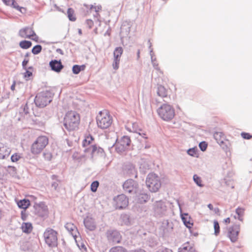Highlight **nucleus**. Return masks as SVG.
Here are the masks:
<instances>
[{
  "label": "nucleus",
  "mask_w": 252,
  "mask_h": 252,
  "mask_svg": "<svg viewBox=\"0 0 252 252\" xmlns=\"http://www.w3.org/2000/svg\"><path fill=\"white\" fill-rule=\"evenodd\" d=\"M80 122L79 114L75 111L68 112L64 118L63 125L68 131L74 130L78 128Z\"/></svg>",
  "instance_id": "nucleus-1"
},
{
  "label": "nucleus",
  "mask_w": 252,
  "mask_h": 252,
  "mask_svg": "<svg viewBox=\"0 0 252 252\" xmlns=\"http://www.w3.org/2000/svg\"><path fill=\"white\" fill-rule=\"evenodd\" d=\"M159 117L165 121H169L175 116V109L171 105L164 103L159 107L157 110Z\"/></svg>",
  "instance_id": "nucleus-2"
},
{
  "label": "nucleus",
  "mask_w": 252,
  "mask_h": 252,
  "mask_svg": "<svg viewBox=\"0 0 252 252\" xmlns=\"http://www.w3.org/2000/svg\"><path fill=\"white\" fill-rule=\"evenodd\" d=\"M52 94L49 91H45L38 93L35 97V105L40 108L47 106L52 101Z\"/></svg>",
  "instance_id": "nucleus-3"
},
{
  "label": "nucleus",
  "mask_w": 252,
  "mask_h": 252,
  "mask_svg": "<svg viewBox=\"0 0 252 252\" xmlns=\"http://www.w3.org/2000/svg\"><path fill=\"white\" fill-rule=\"evenodd\" d=\"M146 183L149 190L153 192L158 191L161 186L159 177L157 174L153 173L148 175Z\"/></svg>",
  "instance_id": "nucleus-4"
},
{
  "label": "nucleus",
  "mask_w": 252,
  "mask_h": 252,
  "mask_svg": "<svg viewBox=\"0 0 252 252\" xmlns=\"http://www.w3.org/2000/svg\"><path fill=\"white\" fill-rule=\"evenodd\" d=\"M48 144V138L46 136H39L32 144L31 151L32 154H38L41 152Z\"/></svg>",
  "instance_id": "nucleus-5"
},
{
  "label": "nucleus",
  "mask_w": 252,
  "mask_h": 252,
  "mask_svg": "<svg viewBox=\"0 0 252 252\" xmlns=\"http://www.w3.org/2000/svg\"><path fill=\"white\" fill-rule=\"evenodd\" d=\"M96 122L99 127L106 129L112 124V117L106 111H100L96 117Z\"/></svg>",
  "instance_id": "nucleus-6"
},
{
  "label": "nucleus",
  "mask_w": 252,
  "mask_h": 252,
  "mask_svg": "<svg viewBox=\"0 0 252 252\" xmlns=\"http://www.w3.org/2000/svg\"><path fill=\"white\" fill-rule=\"evenodd\" d=\"M43 237L46 244L50 247H55L57 246V232L54 229L50 228H47L43 234Z\"/></svg>",
  "instance_id": "nucleus-7"
},
{
  "label": "nucleus",
  "mask_w": 252,
  "mask_h": 252,
  "mask_svg": "<svg viewBox=\"0 0 252 252\" xmlns=\"http://www.w3.org/2000/svg\"><path fill=\"white\" fill-rule=\"evenodd\" d=\"M167 210L166 203L162 200L157 201L153 204L152 211L156 217L161 218L165 216Z\"/></svg>",
  "instance_id": "nucleus-8"
},
{
  "label": "nucleus",
  "mask_w": 252,
  "mask_h": 252,
  "mask_svg": "<svg viewBox=\"0 0 252 252\" xmlns=\"http://www.w3.org/2000/svg\"><path fill=\"white\" fill-rule=\"evenodd\" d=\"M130 142L131 140L129 137L127 136H123L115 145L116 152L118 153L124 152L128 148Z\"/></svg>",
  "instance_id": "nucleus-9"
},
{
  "label": "nucleus",
  "mask_w": 252,
  "mask_h": 252,
  "mask_svg": "<svg viewBox=\"0 0 252 252\" xmlns=\"http://www.w3.org/2000/svg\"><path fill=\"white\" fill-rule=\"evenodd\" d=\"M114 205L117 209H122L128 204V199L124 194H122L114 198Z\"/></svg>",
  "instance_id": "nucleus-10"
},
{
  "label": "nucleus",
  "mask_w": 252,
  "mask_h": 252,
  "mask_svg": "<svg viewBox=\"0 0 252 252\" xmlns=\"http://www.w3.org/2000/svg\"><path fill=\"white\" fill-rule=\"evenodd\" d=\"M106 235L108 241L113 245L119 243L121 242V236L117 230H108L106 232Z\"/></svg>",
  "instance_id": "nucleus-11"
},
{
  "label": "nucleus",
  "mask_w": 252,
  "mask_h": 252,
  "mask_svg": "<svg viewBox=\"0 0 252 252\" xmlns=\"http://www.w3.org/2000/svg\"><path fill=\"white\" fill-rule=\"evenodd\" d=\"M19 35L22 38H31L33 40H37L38 37L32 28L25 27L19 31Z\"/></svg>",
  "instance_id": "nucleus-12"
},
{
  "label": "nucleus",
  "mask_w": 252,
  "mask_h": 252,
  "mask_svg": "<svg viewBox=\"0 0 252 252\" xmlns=\"http://www.w3.org/2000/svg\"><path fill=\"white\" fill-rule=\"evenodd\" d=\"M123 189L126 192L136 193L138 187V184L132 179H129L125 181L123 184Z\"/></svg>",
  "instance_id": "nucleus-13"
},
{
  "label": "nucleus",
  "mask_w": 252,
  "mask_h": 252,
  "mask_svg": "<svg viewBox=\"0 0 252 252\" xmlns=\"http://www.w3.org/2000/svg\"><path fill=\"white\" fill-rule=\"evenodd\" d=\"M240 230V226L239 224H235L228 228V236L232 242L234 243L237 241Z\"/></svg>",
  "instance_id": "nucleus-14"
},
{
  "label": "nucleus",
  "mask_w": 252,
  "mask_h": 252,
  "mask_svg": "<svg viewBox=\"0 0 252 252\" xmlns=\"http://www.w3.org/2000/svg\"><path fill=\"white\" fill-rule=\"evenodd\" d=\"M84 152L86 153L90 154L92 158H93L94 156L96 155L101 157L104 156L103 149L99 147H97L96 145H92L84 149Z\"/></svg>",
  "instance_id": "nucleus-15"
},
{
  "label": "nucleus",
  "mask_w": 252,
  "mask_h": 252,
  "mask_svg": "<svg viewBox=\"0 0 252 252\" xmlns=\"http://www.w3.org/2000/svg\"><path fill=\"white\" fill-rule=\"evenodd\" d=\"M123 52V49L122 47H119L115 48L114 51V61L113 63V67L114 69L117 70L119 68L120 58Z\"/></svg>",
  "instance_id": "nucleus-16"
},
{
  "label": "nucleus",
  "mask_w": 252,
  "mask_h": 252,
  "mask_svg": "<svg viewBox=\"0 0 252 252\" xmlns=\"http://www.w3.org/2000/svg\"><path fill=\"white\" fill-rule=\"evenodd\" d=\"M172 225L169 223L168 220H164L159 227L160 233L163 236H166L172 231Z\"/></svg>",
  "instance_id": "nucleus-17"
},
{
  "label": "nucleus",
  "mask_w": 252,
  "mask_h": 252,
  "mask_svg": "<svg viewBox=\"0 0 252 252\" xmlns=\"http://www.w3.org/2000/svg\"><path fill=\"white\" fill-rule=\"evenodd\" d=\"M156 93L158 96L163 99V101H166L165 99L168 98V91L162 85H158L156 89Z\"/></svg>",
  "instance_id": "nucleus-18"
},
{
  "label": "nucleus",
  "mask_w": 252,
  "mask_h": 252,
  "mask_svg": "<svg viewBox=\"0 0 252 252\" xmlns=\"http://www.w3.org/2000/svg\"><path fill=\"white\" fill-rule=\"evenodd\" d=\"M49 65L51 69L56 72H61L63 68L61 61L52 60L49 63Z\"/></svg>",
  "instance_id": "nucleus-19"
},
{
  "label": "nucleus",
  "mask_w": 252,
  "mask_h": 252,
  "mask_svg": "<svg viewBox=\"0 0 252 252\" xmlns=\"http://www.w3.org/2000/svg\"><path fill=\"white\" fill-rule=\"evenodd\" d=\"M84 223L85 227L90 231H93L96 228L94 220L92 218L87 217L84 220Z\"/></svg>",
  "instance_id": "nucleus-20"
},
{
  "label": "nucleus",
  "mask_w": 252,
  "mask_h": 252,
  "mask_svg": "<svg viewBox=\"0 0 252 252\" xmlns=\"http://www.w3.org/2000/svg\"><path fill=\"white\" fill-rule=\"evenodd\" d=\"M130 31V24L127 22H124L121 27L120 34L122 37L128 35Z\"/></svg>",
  "instance_id": "nucleus-21"
},
{
  "label": "nucleus",
  "mask_w": 252,
  "mask_h": 252,
  "mask_svg": "<svg viewBox=\"0 0 252 252\" xmlns=\"http://www.w3.org/2000/svg\"><path fill=\"white\" fill-rule=\"evenodd\" d=\"M10 153V149L2 143H0V159H4L8 157Z\"/></svg>",
  "instance_id": "nucleus-22"
},
{
  "label": "nucleus",
  "mask_w": 252,
  "mask_h": 252,
  "mask_svg": "<svg viewBox=\"0 0 252 252\" xmlns=\"http://www.w3.org/2000/svg\"><path fill=\"white\" fill-rule=\"evenodd\" d=\"M66 229L75 239L77 236V229L76 227L72 223H66L64 226Z\"/></svg>",
  "instance_id": "nucleus-23"
},
{
  "label": "nucleus",
  "mask_w": 252,
  "mask_h": 252,
  "mask_svg": "<svg viewBox=\"0 0 252 252\" xmlns=\"http://www.w3.org/2000/svg\"><path fill=\"white\" fill-rule=\"evenodd\" d=\"M149 199V196L147 193H140L137 195L135 198V201L138 203H145Z\"/></svg>",
  "instance_id": "nucleus-24"
},
{
  "label": "nucleus",
  "mask_w": 252,
  "mask_h": 252,
  "mask_svg": "<svg viewBox=\"0 0 252 252\" xmlns=\"http://www.w3.org/2000/svg\"><path fill=\"white\" fill-rule=\"evenodd\" d=\"M178 252H195V250L189 242H187L184 244L182 247L179 249Z\"/></svg>",
  "instance_id": "nucleus-25"
},
{
  "label": "nucleus",
  "mask_w": 252,
  "mask_h": 252,
  "mask_svg": "<svg viewBox=\"0 0 252 252\" xmlns=\"http://www.w3.org/2000/svg\"><path fill=\"white\" fill-rule=\"evenodd\" d=\"M214 137L217 142L220 145L223 143L224 140V135L222 132H216L214 134Z\"/></svg>",
  "instance_id": "nucleus-26"
},
{
  "label": "nucleus",
  "mask_w": 252,
  "mask_h": 252,
  "mask_svg": "<svg viewBox=\"0 0 252 252\" xmlns=\"http://www.w3.org/2000/svg\"><path fill=\"white\" fill-rule=\"evenodd\" d=\"M94 140V138L92 136H88L85 138L83 141L82 146L84 148V149L89 147L90 146L93 145L92 142Z\"/></svg>",
  "instance_id": "nucleus-27"
},
{
  "label": "nucleus",
  "mask_w": 252,
  "mask_h": 252,
  "mask_svg": "<svg viewBox=\"0 0 252 252\" xmlns=\"http://www.w3.org/2000/svg\"><path fill=\"white\" fill-rule=\"evenodd\" d=\"M30 204V202L28 199H24L17 202L18 206L21 209H26Z\"/></svg>",
  "instance_id": "nucleus-28"
},
{
  "label": "nucleus",
  "mask_w": 252,
  "mask_h": 252,
  "mask_svg": "<svg viewBox=\"0 0 252 252\" xmlns=\"http://www.w3.org/2000/svg\"><path fill=\"white\" fill-rule=\"evenodd\" d=\"M181 217L185 225L188 228H191L193 225V223H191L189 220H188V219L189 220L190 219L188 214H184V215H182Z\"/></svg>",
  "instance_id": "nucleus-29"
},
{
  "label": "nucleus",
  "mask_w": 252,
  "mask_h": 252,
  "mask_svg": "<svg viewBox=\"0 0 252 252\" xmlns=\"http://www.w3.org/2000/svg\"><path fill=\"white\" fill-rule=\"evenodd\" d=\"M22 229L24 232L25 233H30L32 229V225L31 223L29 222H25L23 223L22 225Z\"/></svg>",
  "instance_id": "nucleus-30"
},
{
  "label": "nucleus",
  "mask_w": 252,
  "mask_h": 252,
  "mask_svg": "<svg viewBox=\"0 0 252 252\" xmlns=\"http://www.w3.org/2000/svg\"><path fill=\"white\" fill-rule=\"evenodd\" d=\"M32 43L30 41H27V40H23L20 42L19 45L21 47V48L27 49L29 48L32 46Z\"/></svg>",
  "instance_id": "nucleus-31"
},
{
  "label": "nucleus",
  "mask_w": 252,
  "mask_h": 252,
  "mask_svg": "<svg viewBox=\"0 0 252 252\" xmlns=\"http://www.w3.org/2000/svg\"><path fill=\"white\" fill-rule=\"evenodd\" d=\"M245 210L244 208L238 207L236 209V213L238 215V219L240 220H243V216L244 214Z\"/></svg>",
  "instance_id": "nucleus-32"
},
{
  "label": "nucleus",
  "mask_w": 252,
  "mask_h": 252,
  "mask_svg": "<svg viewBox=\"0 0 252 252\" xmlns=\"http://www.w3.org/2000/svg\"><path fill=\"white\" fill-rule=\"evenodd\" d=\"M127 166L129 170V171L127 172V174H128L130 176L134 175V177L136 178L137 175L136 174V171L134 167L131 164L127 165Z\"/></svg>",
  "instance_id": "nucleus-33"
},
{
  "label": "nucleus",
  "mask_w": 252,
  "mask_h": 252,
  "mask_svg": "<svg viewBox=\"0 0 252 252\" xmlns=\"http://www.w3.org/2000/svg\"><path fill=\"white\" fill-rule=\"evenodd\" d=\"M193 180L198 186L200 187H202L203 186V185L202 184V180L201 178L196 174L193 175Z\"/></svg>",
  "instance_id": "nucleus-34"
},
{
  "label": "nucleus",
  "mask_w": 252,
  "mask_h": 252,
  "mask_svg": "<svg viewBox=\"0 0 252 252\" xmlns=\"http://www.w3.org/2000/svg\"><path fill=\"white\" fill-rule=\"evenodd\" d=\"M109 252H127V251L123 247L118 246L111 248Z\"/></svg>",
  "instance_id": "nucleus-35"
},
{
  "label": "nucleus",
  "mask_w": 252,
  "mask_h": 252,
  "mask_svg": "<svg viewBox=\"0 0 252 252\" xmlns=\"http://www.w3.org/2000/svg\"><path fill=\"white\" fill-rule=\"evenodd\" d=\"M67 13L69 20L71 21H75L76 18L73 15L74 10L72 8H68Z\"/></svg>",
  "instance_id": "nucleus-36"
},
{
  "label": "nucleus",
  "mask_w": 252,
  "mask_h": 252,
  "mask_svg": "<svg viewBox=\"0 0 252 252\" xmlns=\"http://www.w3.org/2000/svg\"><path fill=\"white\" fill-rule=\"evenodd\" d=\"M41 50L42 46L40 45H36L32 48V52L34 55H37L41 51Z\"/></svg>",
  "instance_id": "nucleus-37"
},
{
  "label": "nucleus",
  "mask_w": 252,
  "mask_h": 252,
  "mask_svg": "<svg viewBox=\"0 0 252 252\" xmlns=\"http://www.w3.org/2000/svg\"><path fill=\"white\" fill-rule=\"evenodd\" d=\"M29 109L28 106V104L26 103L24 105L21 106L20 108V113H24L25 115L28 114L29 113Z\"/></svg>",
  "instance_id": "nucleus-38"
},
{
  "label": "nucleus",
  "mask_w": 252,
  "mask_h": 252,
  "mask_svg": "<svg viewBox=\"0 0 252 252\" xmlns=\"http://www.w3.org/2000/svg\"><path fill=\"white\" fill-rule=\"evenodd\" d=\"M99 186V182L97 181H94L91 185V189L93 192H95L97 190Z\"/></svg>",
  "instance_id": "nucleus-39"
},
{
  "label": "nucleus",
  "mask_w": 252,
  "mask_h": 252,
  "mask_svg": "<svg viewBox=\"0 0 252 252\" xmlns=\"http://www.w3.org/2000/svg\"><path fill=\"white\" fill-rule=\"evenodd\" d=\"M214 227L215 230V234L217 236L220 233V226L218 222L215 220L214 222Z\"/></svg>",
  "instance_id": "nucleus-40"
},
{
  "label": "nucleus",
  "mask_w": 252,
  "mask_h": 252,
  "mask_svg": "<svg viewBox=\"0 0 252 252\" xmlns=\"http://www.w3.org/2000/svg\"><path fill=\"white\" fill-rule=\"evenodd\" d=\"M81 70L80 65H74L72 67L73 73L75 74H78Z\"/></svg>",
  "instance_id": "nucleus-41"
},
{
  "label": "nucleus",
  "mask_w": 252,
  "mask_h": 252,
  "mask_svg": "<svg viewBox=\"0 0 252 252\" xmlns=\"http://www.w3.org/2000/svg\"><path fill=\"white\" fill-rule=\"evenodd\" d=\"M4 3L7 5H11L14 8L18 5L14 0H7Z\"/></svg>",
  "instance_id": "nucleus-42"
},
{
  "label": "nucleus",
  "mask_w": 252,
  "mask_h": 252,
  "mask_svg": "<svg viewBox=\"0 0 252 252\" xmlns=\"http://www.w3.org/2000/svg\"><path fill=\"white\" fill-rule=\"evenodd\" d=\"M207 144L205 141L201 142L199 144V147L202 151H205L207 147Z\"/></svg>",
  "instance_id": "nucleus-43"
},
{
  "label": "nucleus",
  "mask_w": 252,
  "mask_h": 252,
  "mask_svg": "<svg viewBox=\"0 0 252 252\" xmlns=\"http://www.w3.org/2000/svg\"><path fill=\"white\" fill-rule=\"evenodd\" d=\"M16 168L14 166H8L7 167V171L12 175H14L16 173Z\"/></svg>",
  "instance_id": "nucleus-44"
},
{
  "label": "nucleus",
  "mask_w": 252,
  "mask_h": 252,
  "mask_svg": "<svg viewBox=\"0 0 252 252\" xmlns=\"http://www.w3.org/2000/svg\"><path fill=\"white\" fill-rule=\"evenodd\" d=\"M43 157L45 159L49 161L52 159V155L50 152H46L43 153Z\"/></svg>",
  "instance_id": "nucleus-45"
},
{
  "label": "nucleus",
  "mask_w": 252,
  "mask_h": 252,
  "mask_svg": "<svg viewBox=\"0 0 252 252\" xmlns=\"http://www.w3.org/2000/svg\"><path fill=\"white\" fill-rule=\"evenodd\" d=\"M20 158V155L17 154H15L11 157V159L12 162L17 161Z\"/></svg>",
  "instance_id": "nucleus-46"
},
{
  "label": "nucleus",
  "mask_w": 252,
  "mask_h": 252,
  "mask_svg": "<svg viewBox=\"0 0 252 252\" xmlns=\"http://www.w3.org/2000/svg\"><path fill=\"white\" fill-rule=\"evenodd\" d=\"M196 150L195 148H193L189 149L187 151V153L188 155L193 157L196 154Z\"/></svg>",
  "instance_id": "nucleus-47"
},
{
  "label": "nucleus",
  "mask_w": 252,
  "mask_h": 252,
  "mask_svg": "<svg viewBox=\"0 0 252 252\" xmlns=\"http://www.w3.org/2000/svg\"><path fill=\"white\" fill-rule=\"evenodd\" d=\"M242 137L245 139H250L252 136L249 133L242 132L241 134Z\"/></svg>",
  "instance_id": "nucleus-48"
},
{
  "label": "nucleus",
  "mask_w": 252,
  "mask_h": 252,
  "mask_svg": "<svg viewBox=\"0 0 252 252\" xmlns=\"http://www.w3.org/2000/svg\"><path fill=\"white\" fill-rule=\"evenodd\" d=\"M15 9L19 11L22 13H25L26 12V9L25 8L21 7L18 5H17V7H16Z\"/></svg>",
  "instance_id": "nucleus-49"
},
{
  "label": "nucleus",
  "mask_w": 252,
  "mask_h": 252,
  "mask_svg": "<svg viewBox=\"0 0 252 252\" xmlns=\"http://www.w3.org/2000/svg\"><path fill=\"white\" fill-rule=\"evenodd\" d=\"M150 56H151V59L152 63L153 62H155V61H157L156 58H154V53L153 52V49H151V50L150 51Z\"/></svg>",
  "instance_id": "nucleus-50"
},
{
  "label": "nucleus",
  "mask_w": 252,
  "mask_h": 252,
  "mask_svg": "<svg viewBox=\"0 0 252 252\" xmlns=\"http://www.w3.org/2000/svg\"><path fill=\"white\" fill-rule=\"evenodd\" d=\"M86 23L88 25V26H89V27L90 28H91L93 27V25H94L93 21L92 20H90V19H88L86 21Z\"/></svg>",
  "instance_id": "nucleus-51"
},
{
  "label": "nucleus",
  "mask_w": 252,
  "mask_h": 252,
  "mask_svg": "<svg viewBox=\"0 0 252 252\" xmlns=\"http://www.w3.org/2000/svg\"><path fill=\"white\" fill-rule=\"evenodd\" d=\"M152 64H153V67L157 70H159V68L158 67V64L157 62V61H155V62H153L152 63Z\"/></svg>",
  "instance_id": "nucleus-52"
},
{
  "label": "nucleus",
  "mask_w": 252,
  "mask_h": 252,
  "mask_svg": "<svg viewBox=\"0 0 252 252\" xmlns=\"http://www.w3.org/2000/svg\"><path fill=\"white\" fill-rule=\"evenodd\" d=\"M101 8V6H94L93 5H91L90 9H94L95 12H97L98 10Z\"/></svg>",
  "instance_id": "nucleus-53"
},
{
  "label": "nucleus",
  "mask_w": 252,
  "mask_h": 252,
  "mask_svg": "<svg viewBox=\"0 0 252 252\" xmlns=\"http://www.w3.org/2000/svg\"><path fill=\"white\" fill-rule=\"evenodd\" d=\"M29 60L28 59H24L22 62V66L24 69H26V66L28 63Z\"/></svg>",
  "instance_id": "nucleus-54"
},
{
  "label": "nucleus",
  "mask_w": 252,
  "mask_h": 252,
  "mask_svg": "<svg viewBox=\"0 0 252 252\" xmlns=\"http://www.w3.org/2000/svg\"><path fill=\"white\" fill-rule=\"evenodd\" d=\"M52 187L55 189H56L57 187H58V183L56 181H55V182H53L52 183Z\"/></svg>",
  "instance_id": "nucleus-55"
},
{
  "label": "nucleus",
  "mask_w": 252,
  "mask_h": 252,
  "mask_svg": "<svg viewBox=\"0 0 252 252\" xmlns=\"http://www.w3.org/2000/svg\"><path fill=\"white\" fill-rule=\"evenodd\" d=\"M32 75V73L28 70H27L25 73V77H29Z\"/></svg>",
  "instance_id": "nucleus-56"
},
{
  "label": "nucleus",
  "mask_w": 252,
  "mask_h": 252,
  "mask_svg": "<svg viewBox=\"0 0 252 252\" xmlns=\"http://www.w3.org/2000/svg\"><path fill=\"white\" fill-rule=\"evenodd\" d=\"M154 101L157 104L161 102V101H160V99L158 98H156L154 100Z\"/></svg>",
  "instance_id": "nucleus-57"
},
{
  "label": "nucleus",
  "mask_w": 252,
  "mask_h": 252,
  "mask_svg": "<svg viewBox=\"0 0 252 252\" xmlns=\"http://www.w3.org/2000/svg\"><path fill=\"white\" fill-rule=\"evenodd\" d=\"M131 252H146L144 250L142 249H138L136 250H134L133 251H131Z\"/></svg>",
  "instance_id": "nucleus-58"
},
{
  "label": "nucleus",
  "mask_w": 252,
  "mask_h": 252,
  "mask_svg": "<svg viewBox=\"0 0 252 252\" xmlns=\"http://www.w3.org/2000/svg\"><path fill=\"white\" fill-rule=\"evenodd\" d=\"M224 222L226 223H229L230 222V220L229 218H227L224 220Z\"/></svg>",
  "instance_id": "nucleus-59"
},
{
  "label": "nucleus",
  "mask_w": 252,
  "mask_h": 252,
  "mask_svg": "<svg viewBox=\"0 0 252 252\" xmlns=\"http://www.w3.org/2000/svg\"><path fill=\"white\" fill-rule=\"evenodd\" d=\"M208 207L209 208L210 210H213V206L211 204H209L208 205Z\"/></svg>",
  "instance_id": "nucleus-60"
},
{
  "label": "nucleus",
  "mask_w": 252,
  "mask_h": 252,
  "mask_svg": "<svg viewBox=\"0 0 252 252\" xmlns=\"http://www.w3.org/2000/svg\"><path fill=\"white\" fill-rule=\"evenodd\" d=\"M148 43H149V48L150 51L151 50V49H152V48H151V47H152V43L150 42V40H148Z\"/></svg>",
  "instance_id": "nucleus-61"
},
{
  "label": "nucleus",
  "mask_w": 252,
  "mask_h": 252,
  "mask_svg": "<svg viewBox=\"0 0 252 252\" xmlns=\"http://www.w3.org/2000/svg\"><path fill=\"white\" fill-rule=\"evenodd\" d=\"M137 59H138L140 58V51L139 50H138L137 51Z\"/></svg>",
  "instance_id": "nucleus-62"
},
{
  "label": "nucleus",
  "mask_w": 252,
  "mask_h": 252,
  "mask_svg": "<svg viewBox=\"0 0 252 252\" xmlns=\"http://www.w3.org/2000/svg\"><path fill=\"white\" fill-rule=\"evenodd\" d=\"M11 89L12 90H14L15 89V84H14L11 85Z\"/></svg>",
  "instance_id": "nucleus-63"
},
{
  "label": "nucleus",
  "mask_w": 252,
  "mask_h": 252,
  "mask_svg": "<svg viewBox=\"0 0 252 252\" xmlns=\"http://www.w3.org/2000/svg\"><path fill=\"white\" fill-rule=\"evenodd\" d=\"M80 67H81V70H84V68L85 67V66L84 65H81Z\"/></svg>",
  "instance_id": "nucleus-64"
}]
</instances>
